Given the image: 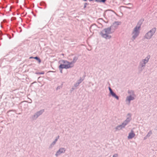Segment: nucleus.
I'll list each match as a JSON object with an SVG mask.
<instances>
[{
  "mask_svg": "<svg viewBox=\"0 0 157 157\" xmlns=\"http://www.w3.org/2000/svg\"><path fill=\"white\" fill-rule=\"evenodd\" d=\"M144 20L143 18L140 19L137 23L132 33V40L134 41L139 36L140 33V29Z\"/></svg>",
  "mask_w": 157,
  "mask_h": 157,
  "instance_id": "nucleus-1",
  "label": "nucleus"
},
{
  "mask_svg": "<svg viewBox=\"0 0 157 157\" xmlns=\"http://www.w3.org/2000/svg\"><path fill=\"white\" fill-rule=\"evenodd\" d=\"M112 28L111 26L105 28L100 33V34L101 36L106 39H109L111 38V36H109V34L112 33L111 29Z\"/></svg>",
  "mask_w": 157,
  "mask_h": 157,
  "instance_id": "nucleus-2",
  "label": "nucleus"
},
{
  "mask_svg": "<svg viewBox=\"0 0 157 157\" xmlns=\"http://www.w3.org/2000/svg\"><path fill=\"white\" fill-rule=\"evenodd\" d=\"M150 57V55H148L145 59H142L140 62L138 66V69L140 71H142L144 69L146 66V63L148 62Z\"/></svg>",
  "mask_w": 157,
  "mask_h": 157,
  "instance_id": "nucleus-3",
  "label": "nucleus"
},
{
  "mask_svg": "<svg viewBox=\"0 0 157 157\" xmlns=\"http://www.w3.org/2000/svg\"><path fill=\"white\" fill-rule=\"evenodd\" d=\"M156 29L155 27L152 29L145 34L144 36V38L147 40L151 39L155 33Z\"/></svg>",
  "mask_w": 157,
  "mask_h": 157,
  "instance_id": "nucleus-4",
  "label": "nucleus"
},
{
  "mask_svg": "<svg viewBox=\"0 0 157 157\" xmlns=\"http://www.w3.org/2000/svg\"><path fill=\"white\" fill-rule=\"evenodd\" d=\"M44 112V109H42L36 112L32 116V118L33 120H35Z\"/></svg>",
  "mask_w": 157,
  "mask_h": 157,
  "instance_id": "nucleus-5",
  "label": "nucleus"
},
{
  "mask_svg": "<svg viewBox=\"0 0 157 157\" xmlns=\"http://www.w3.org/2000/svg\"><path fill=\"white\" fill-rule=\"evenodd\" d=\"M131 116L132 114L130 113H128L127 114L126 119L123 122L125 126L127 125L132 120Z\"/></svg>",
  "mask_w": 157,
  "mask_h": 157,
  "instance_id": "nucleus-6",
  "label": "nucleus"
},
{
  "mask_svg": "<svg viewBox=\"0 0 157 157\" xmlns=\"http://www.w3.org/2000/svg\"><path fill=\"white\" fill-rule=\"evenodd\" d=\"M73 65H70V64H61L59 66V69H67L72 67Z\"/></svg>",
  "mask_w": 157,
  "mask_h": 157,
  "instance_id": "nucleus-7",
  "label": "nucleus"
},
{
  "mask_svg": "<svg viewBox=\"0 0 157 157\" xmlns=\"http://www.w3.org/2000/svg\"><path fill=\"white\" fill-rule=\"evenodd\" d=\"M66 151V149L63 147L60 148L59 150L56 152L55 155L56 156H58L59 155L61 154L64 153Z\"/></svg>",
  "mask_w": 157,
  "mask_h": 157,
  "instance_id": "nucleus-8",
  "label": "nucleus"
},
{
  "mask_svg": "<svg viewBox=\"0 0 157 157\" xmlns=\"http://www.w3.org/2000/svg\"><path fill=\"white\" fill-rule=\"evenodd\" d=\"M109 89L110 92V94L114 98H116L117 100H118L119 98L118 96H117L116 94L114 93L112 90L111 88L110 87H109Z\"/></svg>",
  "mask_w": 157,
  "mask_h": 157,
  "instance_id": "nucleus-9",
  "label": "nucleus"
},
{
  "mask_svg": "<svg viewBox=\"0 0 157 157\" xmlns=\"http://www.w3.org/2000/svg\"><path fill=\"white\" fill-rule=\"evenodd\" d=\"M125 125L123 123H122L121 124H120L119 125H118L116 126L115 129L116 130V131H119L121 129H122V128H124L125 127Z\"/></svg>",
  "mask_w": 157,
  "mask_h": 157,
  "instance_id": "nucleus-10",
  "label": "nucleus"
},
{
  "mask_svg": "<svg viewBox=\"0 0 157 157\" xmlns=\"http://www.w3.org/2000/svg\"><path fill=\"white\" fill-rule=\"evenodd\" d=\"M135 99L134 97L132 96V95L127 97L126 101H128L129 104L130 103L131 101Z\"/></svg>",
  "mask_w": 157,
  "mask_h": 157,
  "instance_id": "nucleus-11",
  "label": "nucleus"
},
{
  "mask_svg": "<svg viewBox=\"0 0 157 157\" xmlns=\"http://www.w3.org/2000/svg\"><path fill=\"white\" fill-rule=\"evenodd\" d=\"M135 135V134L134 133L133 131L131 130L130 132L129 133L128 138V139H131L133 138Z\"/></svg>",
  "mask_w": 157,
  "mask_h": 157,
  "instance_id": "nucleus-12",
  "label": "nucleus"
},
{
  "mask_svg": "<svg viewBox=\"0 0 157 157\" xmlns=\"http://www.w3.org/2000/svg\"><path fill=\"white\" fill-rule=\"evenodd\" d=\"M121 23V22L119 21H115L114 23H113V25L111 26L112 28L113 27H114L115 29H116L117 28L118 25L120 24Z\"/></svg>",
  "mask_w": 157,
  "mask_h": 157,
  "instance_id": "nucleus-13",
  "label": "nucleus"
},
{
  "mask_svg": "<svg viewBox=\"0 0 157 157\" xmlns=\"http://www.w3.org/2000/svg\"><path fill=\"white\" fill-rule=\"evenodd\" d=\"M78 57L77 56H75L74 57L73 60L72 62H70L71 63V64L73 63H75L78 59Z\"/></svg>",
  "mask_w": 157,
  "mask_h": 157,
  "instance_id": "nucleus-14",
  "label": "nucleus"
},
{
  "mask_svg": "<svg viewBox=\"0 0 157 157\" xmlns=\"http://www.w3.org/2000/svg\"><path fill=\"white\" fill-rule=\"evenodd\" d=\"M56 141H55V140H54L50 145V146L49 147V148H52L56 144Z\"/></svg>",
  "mask_w": 157,
  "mask_h": 157,
  "instance_id": "nucleus-15",
  "label": "nucleus"
},
{
  "mask_svg": "<svg viewBox=\"0 0 157 157\" xmlns=\"http://www.w3.org/2000/svg\"><path fill=\"white\" fill-rule=\"evenodd\" d=\"M61 62L62 63H67V64H70V65H71V63L70 62H68L66 60H63L61 61Z\"/></svg>",
  "mask_w": 157,
  "mask_h": 157,
  "instance_id": "nucleus-16",
  "label": "nucleus"
},
{
  "mask_svg": "<svg viewBox=\"0 0 157 157\" xmlns=\"http://www.w3.org/2000/svg\"><path fill=\"white\" fill-rule=\"evenodd\" d=\"M33 59L37 60L39 63H40L41 62V59H40L37 56L34 57V58H33Z\"/></svg>",
  "mask_w": 157,
  "mask_h": 157,
  "instance_id": "nucleus-17",
  "label": "nucleus"
},
{
  "mask_svg": "<svg viewBox=\"0 0 157 157\" xmlns=\"http://www.w3.org/2000/svg\"><path fill=\"white\" fill-rule=\"evenodd\" d=\"M152 134V132L151 131H150L147 134V135L146 136V137H150L151 135Z\"/></svg>",
  "mask_w": 157,
  "mask_h": 157,
  "instance_id": "nucleus-18",
  "label": "nucleus"
},
{
  "mask_svg": "<svg viewBox=\"0 0 157 157\" xmlns=\"http://www.w3.org/2000/svg\"><path fill=\"white\" fill-rule=\"evenodd\" d=\"M84 79H82V78L81 77L77 81V82L79 84H80V83H81L82 81Z\"/></svg>",
  "mask_w": 157,
  "mask_h": 157,
  "instance_id": "nucleus-19",
  "label": "nucleus"
},
{
  "mask_svg": "<svg viewBox=\"0 0 157 157\" xmlns=\"http://www.w3.org/2000/svg\"><path fill=\"white\" fill-rule=\"evenodd\" d=\"M128 93V94H131L132 96L135 95L134 92L132 90L129 91Z\"/></svg>",
  "mask_w": 157,
  "mask_h": 157,
  "instance_id": "nucleus-20",
  "label": "nucleus"
},
{
  "mask_svg": "<svg viewBox=\"0 0 157 157\" xmlns=\"http://www.w3.org/2000/svg\"><path fill=\"white\" fill-rule=\"evenodd\" d=\"M62 85L63 84H62L61 86H58L56 88V90H58L59 89H60L62 87Z\"/></svg>",
  "mask_w": 157,
  "mask_h": 157,
  "instance_id": "nucleus-21",
  "label": "nucleus"
},
{
  "mask_svg": "<svg viewBox=\"0 0 157 157\" xmlns=\"http://www.w3.org/2000/svg\"><path fill=\"white\" fill-rule=\"evenodd\" d=\"M106 11L108 13H109L110 12H112L116 14V13L114 11H113L112 10H107Z\"/></svg>",
  "mask_w": 157,
  "mask_h": 157,
  "instance_id": "nucleus-22",
  "label": "nucleus"
},
{
  "mask_svg": "<svg viewBox=\"0 0 157 157\" xmlns=\"http://www.w3.org/2000/svg\"><path fill=\"white\" fill-rule=\"evenodd\" d=\"M79 85V84L77 82H76L75 84H74V86L75 87H77V86H78Z\"/></svg>",
  "mask_w": 157,
  "mask_h": 157,
  "instance_id": "nucleus-23",
  "label": "nucleus"
},
{
  "mask_svg": "<svg viewBox=\"0 0 157 157\" xmlns=\"http://www.w3.org/2000/svg\"><path fill=\"white\" fill-rule=\"evenodd\" d=\"M59 136H58L57 137H56V138L54 140L57 142L58 139H59Z\"/></svg>",
  "mask_w": 157,
  "mask_h": 157,
  "instance_id": "nucleus-24",
  "label": "nucleus"
},
{
  "mask_svg": "<svg viewBox=\"0 0 157 157\" xmlns=\"http://www.w3.org/2000/svg\"><path fill=\"white\" fill-rule=\"evenodd\" d=\"M36 74H38L39 75H43L44 74V72L43 71L41 72H38V73H36Z\"/></svg>",
  "mask_w": 157,
  "mask_h": 157,
  "instance_id": "nucleus-25",
  "label": "nucleus"
},
{
  "mask_svg": "<svg viewBox=\"0 0 157 157\" xmlns=\"http://www.w3.org/2000/svg\"><path fill=\"white\" fill-rule=\"evenodd\" d=\"M118 155L117 154H115L113 155V157H118Z\"/></svg>",
  "mask_w": 157,
  "mask_h": 157,
  "instance_id": "nucleus-26",
  "label": "nucleus"
},
{
  "mask_svg": "<svg viewBox=\"0 0 157 157\" xmlns=\"http://www.w3.org/2000/svg\"><path fill=\"white\" fill-rule=\"evenodd\" d=\"M88 4H89L88 3H84V8H86V5H88Z\"/></svg>",
  "mask_w": 157,
  "mask_h": 157,
  "instance_id": "nucleus-27",
  "label": "nucleus"
},
{
  "mask_svg": "<svg viewBox=\"0 0 157 157\" xmlns=\"http://www.w3.org/2000/svg\"><path fill=\"white\" fill-rule=\"evenodd\" d=\"M106 0H100V2H102L103 3H104L105 2Z\"/></svg>",
  "mask_w": 157,
  "mask_h": 157,
  "instance_id": "nucleus-28",
  "label": "nucleus"
},
{
  "mask_svg": "<svg viewBox=\"0 0 157 157\" xmlns=\"http://www.w3.org/2000/svg\"><path fill=\"white\" fill-rule=\"evenodd\" d=\"M13 51H12V52H9V54H8V55H11L12 53L13 54H14V53H13Z\"/></svg>",
  "mask_w": 157,
  "mask_h": 157,
  "instance_id": "nucleus-29",
  "label": "nucleus"
},
{
  "mask_svg": "<svg viewBox=\"0 0 157 157\" xmlns=\"http://www.w3.org/2000/svg\"><path fill=\"white\" fill-rule=\"evenodd\" d=\"M60 71V72H61V73H62V69H59Z\"/></svg>",
  "mask_w": 157,
  "mask_h": 157,
  "instance_id": "nucleus-30",
  "label": "nucleus"
},
{
  "mask_svg": "<svg viewBox=\"0 0 157 157\" xmlns=\"http://www.w3.org/2000/svg\"><path fill=\"white\" fill-rule=\"evenodd\" d=\"M72 91L74 90L75 89V88L74 87H72Z\"/></svg>",
  "mask_w": 157,
  "mask_h": 157,
  "instance_id": "nucleus-31",
  "label": "nucleus"
},
{
  "mask_svg": "<svg viewBox=\"0 0 157 157\" xmlns=\"http://www.w3.org/2000/svg\"><path fill=\"white\" fill-rule=\"evenodd\" d=\"M100 0H96V1L97 2H100Z\"/></svg>",
  "mask_w": 157,
  "mask_h": 157,
  "instance_id": "nucleus-32",
  "label": "nucleus"
},
{
  "mask_svg": "<svg viewBox=\"0 0 157 157\" xmlns=\"http://www.w3.org/2000/svg\"><path fill=\"white\" fill-rule=\"evenodd\" d=\"M34 57H30V59H33V58H34Z\"/></svg>",
  "mask_w": 157,
  "mask_h": 157,
  "instance_id": "nucleus-33",
  "label": "nucleus"
},
{
  "mask_svg": "<svg viewBox=\"0 0 157 157\" xmlns=\"http://www.w3.org/2000/svg\"><path fill=\"white\" fill-rule=\"evenodd\" d=\"M147 137H146V136L144 138V139H146Z\"/></svg>",
  "mask_w": 157,
  "mask_h": 157,
  "instance_id": "nucleus-34",
  "label": "nucleus"
},
{
  "mask_svg": "<svg viewBox=\"0 0 157 157\" xmlns=\"http://www.w3.org/2000/svg\"><path fill=\"white\" fill-rule=\"evenodd\" d=\"M94 0H89V1H94Z\"/></svg>",
  "mask_w": 157,
  "mask_h": 157,
  "instance_id": "nucleus-35",
  "label": "nucleus"
}]
</instances>
